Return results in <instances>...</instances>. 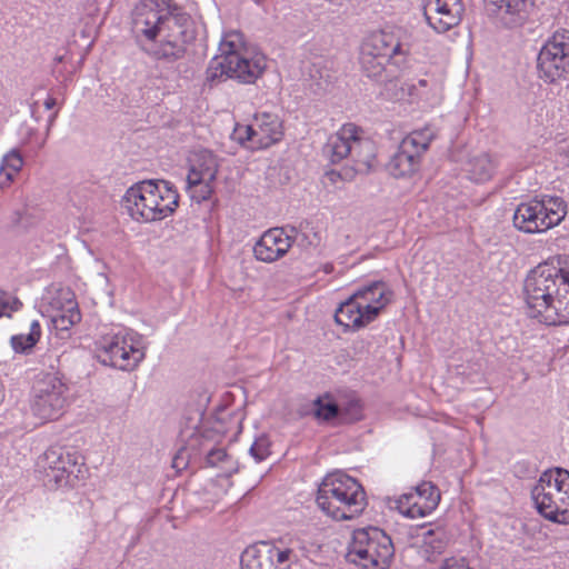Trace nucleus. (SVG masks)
<instances>
[{
  "instance_id": "f257e3e1",
  "label": "nucleus",
  "mask_w": 569,
  "mask_h": 569,
  "mask_svg": "<svg viewBox=\"0 0 569 569\" xmlns=\"http://www.w3.org/2000/svg\"><path fill=\"white\" fill-rule=\"evenodd\" d=\"M132 32L144 52L168 62L182 59L196 38L190 16L167 0H141L133 11Z\"/></svg>"
},
{
  "instance_id": "f03ea898",
  "label": "nucleus",
  "mask_w": 569,
  "mask_h": 569,
  "mask_svg": "<svg viewBox=\"0 0 569 569\" xmlns=\"http://www.w3.org/2000/svg\"><path fill=\"white\" fill-rule=\"evenodd\" d=\"M531 318L548 326L569 323V254H560L529 271L523 283Z\"/></svg>"
},
{
  "instance_id": "7ed1b4c3",
  "label": "nucleus",
  "mask_w": 569,
  "mask_h": 569,
  "mask_svg": "<svg viewBox=\"0 0 569 569\" xmlns=\"http://www.w3.org/2000/svg\"><path fill=\"white\" fill-rule=\"evenodd\" d=\"M122 203L132 219L157 221L176 211L179 193L170 181L144 180L127 190Z\"/></svg>"
},
{
  "instance_id": "20e7f679",
  "label": "nucleus",
  "mask_w": 569,
  "mask_h": 569,
  "mask_svg": "<svg viewBox=\"0 0 569 569\" xmlns=\"http://www.w3.org/2000/svg\"><path fill=\"white\" fill-rule=\"evenodd\" d=\"M240 33L224 36L219 46L220 54L209 63L206 76L211 84L227 79L242 83H253L264 71L267 63L263 56L247 58L239 51Z\"/></svg>"
},
{
  "instance_id": "39448f33",
  "label": "nucleus",
  "mask_w": 569,
  "mask_h": 569,
  "mask_svg": "<svg viewBox=\"0 0 569 569\" xmlns=\"http://www.w3.org/2000/svg\"><path fill=\"white\" fill-rule=\"evenodd\" d=\"M36 472L49 489L74 488L84 479L88 469L84 458L78 451L51 446L36 461Z\"/></svg>"
},
{
  "instance_id": "423d86ee",
  "label": "nucleus",
  "mask_w": 569,
  "mask_h": 569,
  "mask_svg": "<svg viewBox=\"0 0 569 569\" xmlns=\"http://www.w3.org/2000/svg\"><path fill=\"white\" fill-rule=\"evenodd\" d=\"M393 555L391 538L382 529L368 526L352 531L346 559L362 569H387Z\"/></svg>"
},
{
  "instance_id": "0eeeda50",
  "label": "nucleus",
  "mask_w": 569,
  "mask_h": 569,
  "mask_svg": "<svg viewBox=\"0 0 569 569\" xmlns=\"http://www.w3.org/2000/svg\"><path fill=\"white\" fill-rule=\"evenodd\" d=\"M567 214V203L560 197L545 196L520 203L513 214V226L523 232H543L558 226Z\"/></svg>"
},
{
  "instance_id": "6e6552de",
  "label": "nucleus",
  "mask_w": 569,
  "mask_h": 569,
  "mask_svg": "<svg viewBox=\"0 0 569 569\" xmlns=\"http://www.w3.org/2000/svg\"><path fill=\"white\" fill-rule=\"evenodd\" d=\"M146 349L143 337L136 332L107 336L97 342L96 358L103 366L130 371L144 359Z\"/></svg>"
},
{
  "instance_id": "1a4fd4ad",
  "label": "nucleus",
  "mask_w": 569,
  "mask_h": 569,
  "mask_svg": "<svg viewBox=\"0 0 569 569\" xmlns=\"http://www.w3.org/2000/svg\"><path fill=\"white\" fill-rule=\"evenodd\" d=\"M69 388L58 372L40 373L31 390V410L42 420L58 419L68 401Z\"/></svg>"
},
{
  "instance_id": "9d476101",
  "label": "nucleus",
  "mask_w": 569,
  "mask_h": 569,
  "mask_svg": "<svg viewBox=\"0 0 569 569\" xmlns=\"http://www.w3.org/2000/svg\"><path fill=\"white\" fill-rule=\"evenodd\" d=\"M360 49L378 57L386 54L388 59H396L397 64L403 61V59L398 60L397 57L405 58L410 52L407 36L401 29L371 32L365 38Z\"/></svg>"
},
{
  "instance_id": "9b49d317",
  "label": "nucleus",
  "mask_w": 569,
  "mask_h": 569,
  "mask_svg": "<svg viewBox=\"0 0 569 569\" xmlns=\"http://www.w3.org/2000/svg\"><path fill=\"white\" fill-rule=\"evenodd\" d=\"M463 12L461 0H425L423 16L427 23L438 33L456 27Z\"/></svg>"
},
{
  "instance_id": "f8f14e48",
  "label": "nucleus",
  "mask_w": 569,
  "mask_h": 569,
  "mask_svg": "<svg viewBox=\"0 0 569 569\" xmlns=\"http://www.w3.org/2000/svg\"><path fill=\"white\" fill-rule=\"evenodd\" d=\"M538 77L553 83L569 72V51L558 44H543L537 57Z\"/></svg>"
},
{
  "instance_id": "ddd939ff",
  "label": "nucleus",
  "mask_w": 569,
  "mask_h": 569,
  "mask_svg": "<svg viewBox=\"0 0 569 569\" xmlns=\"http://www.w3.org/2000/svg\"><path fill=\"white\" fill-rule=\"evenodd\" d=\"M293 241L283 228H271L263 232L253 247L254 257L263 262H273L282 258Z\"/></svg>"
},
{
  "instance_id": "4468645a",
  "label": "nucleus",
  "mask_w": 569,
  "mask_h": 569,
  "mask_svg": "<svg viewBox=\"0 0 569 569\" xmlns=\"http://www.w3.org/2000/svg\"><path fill=\"white\" fill-rule=\"evenodd\" d=\"M359 493L366 492L357 479L337 471L323 478L318 487L317 498H357Z\"/></svg>"
},
{
  "instance_id": "2eb2a0df",
  "label": "nucleus",
  "mask_w": 569,
  "mask_h": 569,
  "mask_svg": "<svg viewBox=\"0 0 569 569\" xmlns=\"http://www.w3.org/2000/svg\"><path fill=\"white\" fill-rule=\"evenodd\" d=\"M361 129L353 123L343 124L340 130L330 136L322 148V154L332 164L341 162L343 159L350 158L355 137Z\"/></svg>"
},
{
  "instance_id": "dca6fc26",
  "label": "nucleus",
  "mask_w": 569,
  "mask_h": 569,
  "mask_svg": "<svg viewBox=\"0 0 569 569\" xmlns=\"http://www.w3.org/2000/svg\"><path fill=\"white\" fill-rule=\"evenodd\" d=\"M391 61L387 56H375L370 52L360 49L359 63L362 73L379 84H383L387 90L390 87H397V76L395 72L387 68Z\"/></svg>"
},
{
  "instance_id": "f3484780",
  "label": "nucleus",
  "mask_w": 569,
  "mask_h": 569,
  "mask_svg": "<svg viewBox=\"0 0 569 569\" xmlns=\"http://www.w3.org/2000/svg\"><path fill=\"white\" fill-rule=\"evenodd\" d=\"M556 493H562L569 498V471L560 467L541 473L531 490V498H552Z\"/></svg>"
},
{
  "instance_id": "a211bd4d",
  "label": "nucleus",
  "mask_w": 569,
  "mask_h": 569,
  "mask_svg": "<svg viewBox=\"0 0 569 569\" xmlns=\"http://www.w3.org/2000/svg\"><path fill=\"white\" fill-rule=\"evenodd\" d=\"M258 136V148L266 149L280 141L283 136L282 122L276 113L257 112L253 118V128L248 129Z\"/></svg>"
},
{
  "instance_id": "6ab92c4d",
  "label": "nucleus",
  "mask_w": 569,
  "mask_h": 569,
  "mask_svg": "<svg viewBox=\"0 0 569 569\" xmlns=\"http://www.w3.org/2000/svg\"><path fill=\"white\" fill-rule=\"evenodd\" d=\"M420 162L421 156L418 151L412 150L401 141L397 152L387 163V170L395 178L410 177L419 170Z\"/></svg>"
},
{
  "instance_id": "aec40b11",
  "label": "nucleus",
  "mask_w": 569,
  "mask_h": 569,
  "mask_svg": "<svg viewBox=\"0 0 569 569\" xmlns=\"http://www.w3.org/2000/svg\"><path fill=\"white\" fill-rule=\"evenodd\" d=\"M276 547L261 541L247 547L240 557L241 569H276Z\"/></svg>"
},
{
  "instance_id": "412c9836",
  "label": "nucleus",
  "mask_w": 569,
  "mask_h": 569,
  "mask_svg": "<svg viewBox=\"0 0 569 569\" xmlns=\"http://www.w3.org/2000/svg\"><path fill=\"white\" fill-rule=\"evenodd\" d=\"M497 8V14L505 26H521L528 18L530 0H488Z\"/></svg>"
},
{
  "instance_id": "4be33fe9",
  "label": "nucleus",
  "mask_w": 569,
  "mask_h": 569,
  "mask_svg": "<svg viewBox=\"0 0 569 569\" xmlns=\"http://www.w3.org/2000/svg\"><path fill=\"white\" fill-rule=\"evenodd\" d=\"M358 132L352 144L350 159L355 163V171L359 173H369L376 166V146L372 140L361 136Z\"/></svg>"
},
{
  "instance_id": "5701e85b",
  "label": "nucleus",
  "mask_w": 569,
  "mask_h": 569,
  "mask_svg": "<svg viewBox=\"0 0 569 569\" xmlns=\"http://www.w3.org/2000/svg\"><path fill=\"white\" fill-rule=\"evenodd\" d=\"M322 511L335 520H351L363 512L367 500H317Z\"/></svg>"
},
{
  "instance_id": "b1692460",
  "label": "nucleus",
  "mask_w": 569,
  "mask_h": 569,
  "mask_svg": "<svg viewBox=\"0 0 569 569\" xmlns=\"http://www.w3.org/2000/svg\"><path fill=\"white\" fill-rule=\"evenodd\" d=\"M352 295L353 298L358 299L359 303L389 305L393 292L386 282L378 280L361 286Z\"/></svg>"
},
{
  "instance_id": "393cba45",
  "label": "nucleus",
  "mask_w": 569,
  "mask_h": 569,
  "mask_svg": "<svg viewBox=\"0 0 569 569\" xmlns=\"http://www.w3.org/2000/svg\"><path fill=\"white\" fill-rule=\"evenodd\" d=\"M496 164L488 153H479L471 157L466 163L468 177L476 182H485L491 179Z\"/></svg>"
},
{
  "instance_id": "a878e982",
  "label": "nucleus",
  "mask_w": 569,
  "mask_h": 569,
  "mask_svg": "<svg viewBox=\"0 0 569 569\" xmlns=\"http://www.w3.org/2000/svg\"><path fill=\"white\" fill-rule=\"evenodd\" d=\"M361 317L359 301L353 298V295L341 302L335 313V320L338 325L352 329L361 328Z\"/></svg>"
},
{
  "instance_id": "bb28decb",
  "label": "nucleus",
  "mask_w": 569,
  "mask_h": 569,
  "mask_svg": "<svg viewBox=\"0 0 569 569\" xmlns=\"http://www.w3.org/2000/svg\"><path fill=\"white\" fill-rule=\"evenodd\" d=\"M201 160V163L191 167L187 178L188 186L216 180L218 164L214 157L211 153H203Z\"/></svg>"
},
{
  "instance_id": "cd10ccee",
  "label": "nucleus",
  "mask_w": 569,
  "mask_h": 569,
  "mask_svg": "<svg viewBox=\"0 0 569 569\" xmlns=\"http://www.w3.org/2000/svg\"><path fill=\"white\" fill-rule=\"evenodd\" d=\"M41 333V325L39 320L31 319L29 323V331L27 333L12 336L10 339V345L14 352L28 355L40 340Z\"/></svg>"
},
{
  "instance_id": "c85d7f7f",
  "label": "nucleus",
  "mask_w": 569,
  "mask_h": 569,
  "mask_svg": "<svg viewBox=\"0 0 569 569\" xmlns=\"http://www.w3.org/2000/svg\"><path fill=\"white\" fill-rule=\"evenodd\" d=\"M67 312L66 315H53L51 321L56 330L68 331L72 326L81 321V313L73 293L70 290L66 292Z\"/></svg>"
},
{
  "instance_id": "c756f323",
  "label": "nucleus",
  "mask_w": 569,
  "mask_h": 569,
  "mask_svg": "<svg viewBox=\"0 0 569 569\" xmlns=\"http://www.w3.org/2000/svg\"><path fill=\"white\" fill-rule=\"evenodd\" d=\"M23 166L21 153L13 149L9 151L1 160L0 163V187L4 188L10 184Z\"/></svg>"
},
{
  "instance_id": "7c9ffc66",
  "label": "nucleus",
  "mask_w": 569,
  "mask_h": 569,
  "mask_svg": "<svg viewBox=\"0 0 569 569\" xmlns=\"http://www.w3.org/2000/svg\"><path fill=\"white\" fill-rule=\"evenodd\" d=\"M397 503V508L408 518H423L430 515L439 505L440 500H423L422 503L416 500H393Z\"/></svg>"
},
{
  "instance_id": "2f4dec72",
  "label": "nucleus",
  "mask_w": 569,
  "mask_h": 569,
  "mask_svg": "<svg viewBox=\"0 0 569 569\" xmlns=\"http://www.w3.org/2000/svg\"><path fill=\"white\" fill-rule=\"evenodd\" d=\"M436 134L437 132L433 127L426 126L422 129L412 131L402 140V142L410 147L412 150L418 151V153L422 157V154L428 150L430 142L435 139Z\"/></svg>"
},
{
  "instance_id": "473e14b6",
  "label": "nucleus",
  "mask_w": 569,
  "mask_h": 569,
  "mask_svg": "<svg viewBox=\"0 0 569 569\" xmlns=\"http://www.w3.org/2000/svg\"><path fill=\"white\" fill-rule=\"evenodd\" d=\"M549 503H546V500H533V505L537 511L545 517L546 519L568 525L569 523V506L561 507L552 503L553 500H548Z\"/></svg>"
},
{
  "instance_id": "72a5a7b5",
  "label": "nucleus",
  "mask_w": 569,
  "mask_h": 569,
  "mask_svg": "<svg viewBox=\"0 0 569 569\" xmlns=\"http://www.w3.org/2000/svg\"><path fill=\"white\" fill-rule=\"evenodd\" d=\"M448 543L446 532L441 529L428 530L423 533V546L426 552L440 555L445 551Z\"/></svg>"
},
{
  "instance_id": "f704fd0d",
  "label": "nucleus",
  "mask_w": 569,
  "mask_h": 569,
  "mask_svg": "<svg viewBox=\"0 0 569 569\" xmlns=\"http://www.w3.org/2000/svg\"><path fill=\"white\" fill-rule=\"evenodd\" d=\"M315 415L317 418L329 421L339 415V406L331 400L318 398L313 402Z\"/></svg>"
},
{
  "instance_id": "c9c22d12",
  "label": "nucleus",
  "mask_w": 569,
  "mask_h": 569,
  "mask_svg": "<svg viewBox=\"0 0 569 569\" xmlns=\"http://www.w3.org/2000/svg\"><path fill=\"white\" fill-rule=\"evenodd\" d=\"M21 301L8 292L0 290V318L10 317L12 311L19 310Z\"/></svg>"
},
{
  "instance_id": "e433bc0d",
  "label": "nucleus",
  "mask_w": 569,
  "mask_h": 569,
  "mask_svg": "<svg viewBox=\"0 0 569 569\" xmlns=\"http://www.w3.org/2000/svg\"><path fill=\"white\" fill-rule=\"evenodd\" d=\"M164 509L168 511L166 517L169 520H186L189 517V513L186 511L184 500H169Z\"/></svg>"
},
{
  "instance_id": "4c0bfd02",
  "label": "nucleus",
  "mask_w": 569,
  "mask_h": 569,
  "mask_svg": "<svg viewBox=\"0 0 569 569\" xmlns=\"http://www.w3.org/2000/svg\"><path fill=\"white\" fill-rule=\"evenodd\" d=\"M360 305V313H361V328L369 325L380 315L381 310L387 305H370V303H359Z\"/></svg>"
},
{
  "instance_id": "58836bf2",
  "label": "nucleus",
  "mask_w": 569,
  "mask_h": 569,
  "mask_svg": "<svg viewBox=\"0 0 569 569\" xmlns=\"http://www.w3.org/2000/svg\"><path fill=\"white\" fill-rule=\"evenodd\" d=\"M212 182L213 181H204L189 186V188L192 190L191 198L197 202H201L209 199L213 191L211 186Z\"/></svg>"
},
{
  "instance_id": "ea45409f",
  "label": "nucleus",
  "mask_w": 569,
  "mask_h": 569,
  "mask_svg": "<svg viewBox=\"0 0 569 569\" xmlns=\"http://www.w3.org/2000/svg\"><path fill=\"white\" fill-rule=\"evenodd\" d=\"M249 452L257 462H261L270 455L268 440L266 438L257 439L251 445Z\"/></svg>"
},
{
  "instance_id": "a19ab883",
  "label": "nucleus",
  "mask_w": 569,
  "mask_h": 569,
  "mask_svg": "<svg viewBox=\"0 0 569 569\" xmlns=\"http://www.w3.org/2000/svg\"><path fill=\"white\" fill-rule=\"evenodd\" d=\"M412 489L419 498H441L439 488L431 481H422Z\"/></svg>"
},
{
  "instance_id": "79ce46f5",
  "label": "nucleus",
  "mask_w": 569,
  "mask_h": 569,
  "mask_svg": "<svg viewBox=\"0 0 569 569\" xmlns=\"http://www.w3.org/2000/svg\"><path fill=\"white\" fill-rule=\"evenodd\" d=\"M249 128H253V122L249 126L240 127L236 129L237 139L241 144L249 143V147L251 149H259L258 148V136L251 134L249 132Z\"/></svg>"
},
{
  "instance_id": "37998d69",
  "label": "nucleus",
  "mask_w": 569,
  "mask_h": 569,
  "mask_svg": "<svg viewBox=\"0 0 569 569\" xmlns=\"http://www.w3.org/2000/svg\"><path fill=\"white\" fill-rule=\"evenodd\" d=\"M37 221V218L28 210L14 212L12 222L14 226L27 229Z\"/></svg>"
},
{
  "instance_id": "c03bdc74",
  "label": "nucleus",
  "mask_w": 569,
  "mask_h": 569,
  "mask_svg": "<svg viewBox=\"0 0 569 569\" xmlns=\"http://www.w3.org/2000/svg\"><path fill=\"white\" fill-rule=\"evenodd\" d=\"M558 44V47L563 48L565 51H569V30L559 29L553 36L547 40L545 44Z\"/></svg>"
},
{
  "instance_id": "a18cd8bd",
  "label": "nucleus",
  "mask_w": 569,
  "mask_h": 569,
  "mask_svg": "<svg viewBox=\"0 0 569 569\" xmlns=\"http://www.w3.org/2000/svg\"><path fill=\"white\" fill-rule=\"evenodd\" d=\"M227 457L228 455L223 448H213L207 453L206 461L207 465L213 467L223 461Z\"/></svg>"
},
{
  "instance_id": "49530a36",
  "label": "nucleus",
  "mask_w": 569,
  "mask_h": 569,
  "mask_svg": "<svg viewBox=\"0 0 569 569\" xmlns=\"http://www.w3.org/2000/svg\"><path fill=\"white\" fill-rule=\"evenodd\" d=\"M188 457L189 455L187 449H180L172 459V468L177 469L178 471L186 469L188 466Z\"/></svg>"
},
{
  "instance_id": "de8ad7c7",
  "label": "nucleus",
  "mask_w": 569,
  "mask_h": 569,
  "mask_svg": "<svg viewBox=\"0 0 569 569\" xmlns=\"http://www.w3.org/2000/svg\"><path fill=\"white\" fill-rule=\"evenodd\" d=\"M66 292L67 291H60L59 297L54 298L51 302L52 308L56 310L54 315H66L67 312V300H66Z\"/></svg>"
},
{
  "instance_id": "09e8293b",
  "label": "nucleus",
  "mask_w": 569,
  "mask_h": 569,
  "mask_svg": "<svg viewBox=\"0 0 569 569\" xmlns=\"http://www.w3.org/2000/svg\"><path fill=\"white\" fill-rule=\"evenodd\" d=\"M440 569H470V568L463 558H461V559L449 558L443 562V565L440 567Z\"/></svg>"
},
{
  "instance_id": "8fccbe9b",
  "label": "nucleus",
  "mask_w": 569,
  "mask_h": 569,
  "mask_svg": "<svg viewBox=\"0 0 569 569\" xmlns=\"http://www.w3.org/2000/svg\"><path fill=\"white\" fill-rule=\"evenodd\" d=\"M326 176L329 178V180L331 182H336L338 179H342V180L351 179L353 177V173H351L348 170L345 172V174L340 171L330 170L326 173Z\"/></svg>"
},
{
  "instance_id": "3c124183",
  "label": "nucleus",
  "mask_w": 569,
  "mask_h": 569,
  "mask_svg": "<svg viewBox=\"0 0 569 569\" xmlns=\"http://www.w3.org/2000/svg\"><path fill=\"white\" fill-rule=\"evenodd\" d=\"M306 229L308 230V233H310L309 246H319L321 242L320 233L316 231L313 227H310L309 223H307Z\"/></svg>"
},
{
  "instance_id": "603ef678",
  "label": "nucleus",
  "mask_w": 569,
  "mask_h": 569,
  "mask_svg": "<svg viewBox=\"0 0 569 569\" xmlns=\"http://www.w3.org/2000/svg\"><path fill=\"white\" fill-rule=\"evenodd\" d=\"M515 473H516V476H518V477L529 475V473H530V470H529V466H528V463H527V462H525V461H522V462H518V463L515 466Z\"/></svg>"
},
{
  "instance_id": "864d4df0",
  "label": "nucleus",
  "mask_w": 569,
  "mask_h": 569,
  "mask_svg": "<svg viewBox=\"0 0 569 569\" xmlns=\"http://www.w3.org/2000/svg\"><path fill=\"white\" fill-rule=\"evenodd\" d=\"M291 555V550L289 549H286V550H278L276 548V557H277V561L279 563H283L286 562L287 560H289V557Z\"/></svg>"
},
{
  "instance_id": "5fc2aeb1",
  "label": "nucleus",
  "mask_w": 569,
  "mask_h": 569,
  "mask_svg": "<svg viewBox=\"0 0 569 569\" xmlns=\"http://www.w3.org/2000/svg\"><path fill=\"white\" fill-rule=\"evenodd\" d=\"M309 240H310V233H308V230L306 229V231L301 234V240H300L299 244L302 247L309 246Z\"/></svg>"
},
{
  "instance_id": "6e6d98bb",
  "label": "nucleus",
  "mask_w": 569,
  "mask_h": 569,
  "mask_svg": "<svg viewBox=\"0 0 569 569\" xmlns=\"http://www.w3.org/2000/svg\"><path fill=\"white\" fill-rule=\"evenodd\" d=\"M56 99L54 98H51L49 97L46 101H44V107L46 109L50 110L52 109L54 106H56Z\"/></svg>"
},
{
  "instance_id": "4d7b16f0",
  "label": "nucleus",
  "mask_w": 569,
  "mask_h": 569,
  "mask_svg": "<svg viewBox=\"0 0 569 569\" xmlns=\"http://www.w3.org/2000/svg\"><path fill=\"white\" fill-rule=\"evenodd\" d=\"M412 496H413V492H405V493L400 495L399 498L407 499V498H412Z\"/></svg>"
},
{
  "instance_id": "13d9d810",
  "label": "nucleus",
  "mask_w": 569,
  "mask_h": 569,
  "mask_svg": "<svg viewBox=\"0 0 569 569\" xmlns=\"http://www.w3.org/2000/svg\"><path fill=\"white\" fill-rule=\"evenodd\" d=\"M419 84H420V86H422V87H425V86L427 84V81H426V80H420V81H419Z\"/></svg>"
}]
</instances>
